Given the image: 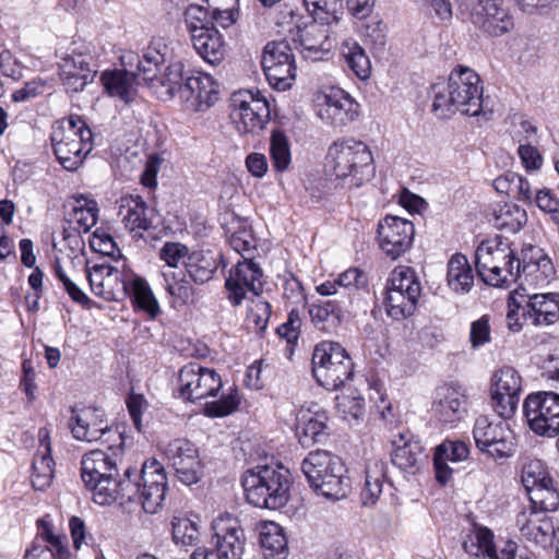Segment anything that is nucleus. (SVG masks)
I'll return each instance as SVG.
<instances>
[{
	"mask_svg": "<svg viewBox=\"0 0 559 559\" xmlns=\"http://www.w3.org/2000/svg\"><path fill=\"white\" fill-rule=\"evenodd\" d=\"M121 453L111 448L108 451L92 450L81 460V478L85 488L92 492V499L99 506L119 503L140 504L146 513L158 512L165 500L167 476L162 463L147 460L140 471L128 467L119 476Z\"/></svg>",
	"mask_w": 559,
	"mask_h": 559,
	"instance_id": "obj_1",
	"label": "nucleus"
},
{
	"mask_svg": "<svg viewBox=\"0 0 559 559\" xmlns=\"http://www.w3.org/2000/svg\"><path fill=\"white\" fill-rule=\"evenodd\" d=\"M432 110L439 118L460 111L476 117L484 111L483 86L479 75L467 67L452 70L447 86H433Z\"/></svg>",
	"mask_w": 559,
	"mask_h": 559,
	"instance_id": "obj_2",
	"label": "nucleus"
},
{
	"mask_svg": "<svg viewBox=\"0 0 559 559\" xmlns=\"http://www.w3.org/2000/svg\"><path fill=\"white\" fill-rule=\"evenodd\" d=\"M325 170L331 179L348 188L362 186L376 174L370 148L354 138L336 140L330 145Z\"/></svg>",
	"mask_w": 559,
	"mask_h": 559,
	"instance_id": "obj_3",
	"label": "nucleus"
},
{
	"mask_svg": "<svg viewBox=\"0 0 559 559\" xmlns=\"http://www.w3.org/2000/svg\"><path fill=\"white\" fill-rule=\"evenodd\" d=\"M290 484L289 471L283 465L257 466L248 469L242 478L248 502L270 510L281 509L287 503Z\"/></svg>",
	"mask_w": 559,
	"mask_h": 559,
	"instance_id": "obj_4",
	"label": "nucleus"
},
{
	"mask_svg": "<svg viewBox=\"0 0 559 559\" xmlns=\"http://www.w3.org/2000/svg\"><path fill=\"white\" fill-rule=\"evenodd\" d=\"M476 271L487 285L508 288L521 277V261L508 241H483L475 252Z\"/></svg>",
	"mask_w": 559,
	"mask_h": 559,
	"instance_id": "obj_5",
	"label": "nucleus"
},
{
	"mask_svg": "<svg viewBox=\"0 0 559 559\" xmlns=\"http://www.w3.org/2000/svg\"><path fill=\"white\" fill-rule=\"evenodd\" d=\"M301 471L310 487L320 496L330 500L346 497L349 480L342 460L324 450L310 452L301 463Z\"/></svg>",
	"mask_w": 559,
	"mask_h": 559,
	"instance_id": "obj_6",
	"label": "nucleus"
},
{
	"mask_svg": "<svg viewBox=\"0 0 559 559\" xmlns=\"http://www.w3.org/2000/svg\"><path fill=\"white\" fill-rule=\"evenodd\" d=\"M312 373L321 386L337 390L354 376V364L341 344L322 342L313 349Z\"/></svg>",
	"mask_w": 559,
	"mask_h": 559,
	"instance_id": "obj_7",
	"label": "nucleus"
},
{
	"mask_svg": "<svg viewBox=\"0 0 559 559\" xmlns=\"http://www.w3.org/2000/svg\"><path fill=\"white\" fill-rule=\"evenodd\" d=\"M212 528L214 548L199 547L190 559H241L246 537L239 520L229 513L221 514L213 521Z\"/></svg>",
	"mask_w": 559,
	"mask_h": 559,
	"instance_id": "obj_8",
	"label": "nucleus"
},
{
	"mask_svg": "<svg viewBox=\"0 0 559 559\" xmlns=\"http://www.w3.org/2000/svg\"><path fill=\"white\" fill-rule=\"evenodd\" d=\"M261 63L265 78L274 90L285 92L293 87L297 68L288 41L267 43L263 49Z\"/></svg>",
	"mask_w": 559,
	"mask_h": 559,
	"instance_id": "obj_9",
	"label": "nucleus"
},
{
	"mask_svg": "<svg viewBox=\"0 0 559 559\" xmlns=\"http://www.w3.org/2000/svg\"><path fill=\"white\" fill-rule=\"evenodd\" d=\"M231 106V118L241 133H258L270 120V104L260 92L239 91L233 95Z\"/></svg>",
	"mask_w": 559,
	"mask_h": 559,
	"instance_id": "obj_10",
	"label": "nucleus"
},
{
	"mask_svg": "<svg viewBox=\"0 0 559 559\" xmlns=\"http://www.w3.org/2000/svg\"><path fill=\"white\" fill-rule=\"evenodd\" d=\"M522 392V378L516 369L504 366L491 377V406L501 419H511Z\"/></svg>",
	"mask_w": 559,
	"mask_h": 559,
	"instance_id": "obj_11",
	"label": "nucleus"
},
{
	"mask_svg": "<svg viewBox=\"0 0 559 559\" xmlns=\"http://www.w3.org/2000/svg\"><path fill=\"white\" fill-rule=\"evenodd\" d=\"M178 384L180 396L193 402L215 396L222 388V379L214 369L190 362L180 369Z\"/></svg>",
	"mask_w": 559,
	"mask_h": 559,
	"instance_id": "obj_12",
	"label": "nucleus"
},
{
	"mask_svg": "<svg viewBox=\"0 0 559 559\" xmlns=\"http://www.w3.org/2000/svg\"><path fill=\"white\" fill-rule=\"evenodd\" d=\"M473 433L477 448L496 460L515 450V436L507 421H476Z\"/></svg>",
	"mask_w": 559,
	"mask_h": 559,
	"instance_id": "obj_13",
	"label": "nucleus"
},
{
	"mask_svg": "<svg viewBox=\"0 0 559 559\" xmlns=\"http://www.w3.org/2000/svg\"><path fill=\"white\" fill-rule=\"evenodd\" d=\"M329 24L314 20L292 33L293 43L305 59L316 62L330 58L336 43L331 37Z\"/></svg>",
	"mask_w": 559,
	"mask_h": 559,
	"instance_id": "obj_14",
	"label": "nucleus"
},
{
	"mask_svg": "<svg viewBox=\"0 0 559 559\" xmlns=\"http://www.w3.org/2000/svg\"><path fill=\"white\" fill-rule=\"evenodd\" d=\"M168 464L185 485L197 484L203 475V464L197 447L187 439H175L164 448Z\"/></svg>",
	"mask_w": 559,
	"mask_h": 559,
	"instance_id": "obj_15",
	"label": "nucleus"
},
{
	"mask_svg": "<svg viewBox=\"0 0 559 559\" xmlns=\"http://www.w3.org/2000/svg\"><path fill=\"white\" fill-rule=\"evenodd\" d=\"M377 233L381 250L396 260L412 248L415 228L408 219L386 215L379 222Z\"/></svg>",
	"mask_w": 559,
	"mask_h": 559,
	"instance_id": "obj_16",
	"label": "nucleus"
},
{
	"mask_svg": "<svg viewBox=\"0 0 559 559\" xmlns=\"http://www.w3.org/2000/svg\"><path fill=\"white\" fill-rule=\"evenodd\" d=\"M263 272L261 267L250 258H243L229 271L225 287L227 289V299L234 307L241 305L247 293L259 297L262 292Z\"/></svg>",
	"mask_w": 559,
	"mask_h": 559,
	"instance_id": "obj_17",
	"label": "nucleus"
},
{
	"mask_svg": "<svg viewBox=\"0 0 559 559\" xmlns=\"http://www.w3.org/2000/svg\"><path fill=\"white\" fill-rule=\"evenodd\" d=\"M469 21L490 36H501L513 27L503 0H477L471 7Z\"/></svg>",
	"mask_w": 559,
	"mask_h": 559,
	"instance_id": "obj_18",
	"label": "nucleus"
},
{
	"mask_svg": "<svg viewBox=\"0 0 559 559\" xmlns=\"http://www.w3.org/2000/svg\"><path fill=\"white\" fill-rule=\"evenodd\" d=\"M521 277L519 278L520 293L526 294L525 285L544 287L554 278L555 266L544 251L535 246H528L522 250Z\"/></svg>",
	"mask_w": 559,
	"mask_h": 559,
	"instance_id": "obj_19",
	"label": "nucleus"
},
{
	"mask_svg": "<svg viewBox=\"0 0 559 559\" xmlns=\"http://www.w3.org/2000/svg\"><path fill=\"white\" fill-rule=\"evenodd\" d=\"M119 215L127 229L133 233V237H143L144 231L155 229L160 217L158 212L148 206L140 195H126L119 202Z\"/></svg>",
	"mask_w": 559,
	"mask_h": 559,
	"instance_id": "obj_20",
	"label": "nucleus"
},
{
	"mask_svg": "<svg viewBox=\"0 0 559 559\" xmlns=\"http://www.w3.org/2000/svg\"><path fill=\"white\" fill-rule=\"evenodd\" d=\"M218 99V85L206 73L193 72L186 79L181 87V100L186 109L191 111H205Z\"/></svg>",
	"mask_w": 559,
	"mask_h": 559,
	"instance_id": "obj_21",
	"label": "nucleus"
},
{
	"mask_svg": "<svg viewBox=\"0 0 559 559\" xmlns=\"http://www.w3.org/2000/svg\"><path fill=\"white\" fill-rule=\"evenodd\" d=\"M86 277L92 292L107 301L120 300L126 297L124 273L107 264L86 266Z\"/></svg>",
	"mask_w": 559,
	"mask_h": 559,
	"instance_id": "obj_22",
	"label": "nucleus"
},
{
	"mask_svg": "<svg viewBox=\"0 0 559 559\" xmlns=\"http://www.w3.org/2000/svg\"><path fill=\"white\" fill-rule=\"evenodd\" d=\"M94 59L86 52H73L61 59L60 76L68 92H80L91 83L97 70Z\"/></svg>",
	"mask_w": 559,
	"mask_h": 559,
	"instance_id": "obj_23",
	"label": "nucleus"
},
{
	"mask_svg": "<svg viewBox=\"0 0 559 559\" xmlns=\"http://www.w3.org/2000/svg\"><path fill=\"white\" fill-rule=\"evenodd\" d=\"M391 461L399 469L414 475L423 466L426 455L420 441L409 430L399 432L392 440Z\"/></svg>",
	"mask_w": 559,
	"mask_h": 559,
	"instance_id": "obj_24",
	"label": "nucleus"
},
{
	"mask_svg": "<svg viewBox=\"0 0 559 559\" xmlns=\"http://www.w3.org/2000/svg\"><path fill=\"white\" fill-rule=\"evenodd\" d=\"M352 304V296L345 294L340 299L319 300L309 306V316L312 324L325 333H334L341 325L348 306Z\"/></svg>",
	"mask_w": 559,
	"mask_h": 559,
	"instance_id": "obj_25",
	"label": "nucleus"
},
{
	"mask_svg": "<svg viewBox=\"0 0 559 559\" xmlns=\"http://www.w3.org/2000/svg\"><path fill=\"white\" fill-rule=\"evenodd\" d=\"M465 389L459 383H445L435 391L431 413L438 417L462 419L468 416Z\"/></svg>",
	"mask_w": 559,
	"mask_h": 559,
	"instance_id": "obj_26",
	"label": "nucleus"
},
{
	"mask_svg": "<svg viewBox=\"0 0 559 559\" xmlns=\"http://www.w3.org/2000/svg\"><path fill=\"white\" fill-rule=\"evenodd\" d=\"M324 99L320 117L334 127L347 126L358 116L359 105L342 90L332 91Z\"/></svg>",
	"mask_w": 559,
	"mask_h": 559,
	"instance_id": "obj_27",
	"label": "nucleus"
},
{
	"mask_svg": "<svg viewBox=\"0 0 559 559\" xmlns=\"http://www.w3.org/2000/svg\"><path fill=\"white\" fill-rule=\"evenodd\" d=\"M524 320L534 325L551 324L559 318V295L526 294L524 301Z\"/></svg>",
	"mask_w": 559,
	"mask_h": 559,
	"instance_id": "obj_28",
	"label": "nucleus"
},
{
	"mask_svg": "<svg viewBox=\"0 0 559 559\" xmlns=\"http://www.w3.org/2000/svg\"><path fill=\"white\" fill-rule=\"evenodd\" d=\"M39 448L32 464L31 481L36 490H43L50 486L55 474V462L51 457L49 432L47 429H39Z\"/></svg>",
	"mask_w": 559,
	"mask_h": 559,
	"instance_id": "obj_29",
	"label": "nucleus"
},
{
	"mask_svg": "<svg viewBox=\"0 0 559 559\" xmlns=\"http://www.w3.org/2000/svg\"><path fill=\"white\" fill-rule=\"evenodd\" d=\"M468 454V447L462 441H445L438 445L433 454L437 481L445 485L452 478V468L449 467L448 462L464 461Z\"/></svg>",
	"mask_w": 559,
	"mask_h": 559,
	"instance_id": "obj_30",
	"label": "nucleus"
},
{
	"mask_svg": "<svg viewBox=\"0 0 559 559\" xmlns=\"http://www.w3.org/2000/svg\"><path fill=\"white\" fill-rule=\"evenodd\" d=\"M100 80L111 97H117L126 104L133 102L138 95V75L133 71H105Z\"/></svg>",
	"mask_w": 559,
	"mask_h": 559,
	"instance_id": "obj_31",
	"label": "nucleus"
},
{
	"mask_svg": "<svg viewBox=\"0 0 559 559\" xmlns=\"http://www.w3.org/2000/svg\"><path fill=\"white\" fill-rule=\"evenodd\" d=\"M126 296H129L133 305L146 312L151 318L159 313L158 302L148 285L141 276L133 272L124 273Z\"/></svg>",
	"mask_w": 559,
	"mask_h": 559,
	"instance_id": "obj_32",
	"label": "nucleus"
},
{
	"mask_svg": "<svg viewBox=\"0 0 559 559\" xmlns=\"http://www.w3.org/2000/svg\"><path fill=\"white\" fill-rule=\"evenodd\" d=\"M489 223L497 229L518 233L527 223L526 211L513 203H497L487 214Z\"/></svg>",
	"mask_w": 559,
	"mask_h": 559,
	"instance_id": "obj_33",
	"label": "nucleus"
},
{
	"mask_svg": "<svg viewBox=\"0 0 559 559\" xmlns=\"http://www.w3.org/2000/svg\"><path fill=\"white\" fill-rule=\"evenodd\" d=\"M523 413L526 419H559V394L537 392L527 395Z\"/></svg>",
	"mask_w": 559,
	"mask_h": 559,
	"instance_id": "obj_34",
	"label": "nucleus"
},
{
	"mask_svg": "<svg viewBox=\"0 0 559 559\" xmlns=\"http://www.w3.org/2000/svg\"><path fill=\"white\" fill-rule=\"evenodd\" d=\"M198 55L211 64L219 63L225 55V44L216 27H210L190 37Z\"/></svg>",
	"mask_w": 559,
	"mask_h": 559,
	"instance_id": "obj_35",
	"label": "nucleus"
},
{
	"mask_svg": "<svg viewBox=\"0 0 559 559\" xmlns=\"http://www.w3.org/2000/svg\"><path fill=\"white\" fill-rule=\"evenodd\" d=\"M70 210V219L75 222L80 233H88L98 219V207L94 200L84 195H72L64 204Z\"/></svg>",
	"mask_w": 559,
	"mask_h": 559,
	"instance_id": "obj_36",
	"label": "nucleus"
},
{
	"mask_svg": "<svg viewBox=\"0 0 559 559\" xmlns=\"http://www.w3.org/2000/svg\"><path fill=\"white\" fill-rule=\"evenodd\" d=\"M385 462L379 457H371L366 466L365 487L360 493L365 507H373L382 493L385 478Z\"/></svg>",
	"mask_w": 559,
	"mask_h": 559,
	"instance_id": "obj_37",
	"label": "nucleus"
},
{
	"mask_svg": "<svg viewBox=\"0 0 559 559\" xmlns=\"http://www.w3.org/2000/svg\"><path fill=\"white\" fill-rule=\"evenodd\" d=\"M447 282L456 294H467L474 285L472 266L464 254L455 253L449 260Z\"/></svg>",
	"mask_w": 559,
	"mask_h": 559,
	"instance_id": "obj_38",
	"label": "nucleus"
},
{
	"mask_svg": "<svg viewBox=\"0 0 559 559\" xmlns=\"http://www.w3.org/2000/svg\"><path fill=\"white\" fill-rule=\"evenodd\" d=\"M282 526L274 522L266 523L260 533V544L265 559H285L288 547Z\"/></svg>",
	"mask_w": 559,
	"mask_h": 559,
	"instance_id": "obj_39",
	"label": "nucleus"
},
{
	"mask_svg": "<svg viewBox=\"0 0 559 559\" xmlns=\"http://www.w3.org/2000/svg\"><path fill=\"white\" fill-rule=\"evenodd\" d=\"M464 550L474 557L486 559H502L493 545V534L486 527H477L463 542Z\"/></svg>",
	"mask_w": 559,
	"mask_h": 559,
	"instance_id": "obj_40",
	"label": "nucleus"
},
{
	"mask_svg": "<svg viewBox=\"0 0 559 559\" xmlns=\"http://www.w3.org/2000/svg\"><path fill=\"white\" fill-rule=\"evenodd\" d=\"M187 273L198 285L207 283L217 270V261L210 252H192L186 262Z\"/></svg>",
	"mask_w": 559,
	"mask_h": 559,
	"instance_id": "obj_41",
	"label": "nucleus"
},
{
	"mask_svg": "<svg viewBox=\"0 0 559 559\" xmlns=\"http://www.w3.org/2000/svg\"><path fill=\"white\" fill-rule=\"evenodd\" d=\"M342 56L347 67L360 80L369 79L371 74V63L364 48L356 41L347 39L342 44Z\"/></svg>",
	"mask_w": 559,
	"mask_h": 559,
	"instance_id": "obj_42",
	"label": "nucleus"
},
{
	"mask_svg": "<svg viewBox=\"0 0 559 559\" xmlns=\"http://www.w3.org/2000/svg\"><path fill=\"white\" fill-rule=\"evenodd\" d=\"M106 421H74L70 425L71 432L76 440L93 442L105 437V442L110 441V437L117 436L121 439L118 430L105 425Z\"/></svg>",
	"mask_w": 559,
	"mask_h": 559,
	"instance_id": "obj_43",
	"label": "nucleus"
},
{
	"mask_svg": "<svg viewBox=\"0 0 559 559\" xmlns=\"http://www.w3.org/2000/svg\"><path fill=\"white\" fill-rule=\"evenodd\" d=\"M420 284L415 271L407 266L396 267L389 278L386 293H404L411 297L420 296Z\"/></svg>",
	"mask_w": 559,
	"mask_h": 559,
	"instance_id": "obj_44",
	"label": "nucleus"
},
{
	"mask_svg": "<svg viewBox=\"0 0 559 559\" xmlns=\"http://www.w3.org/2000/svg\"><path fill=\"white\" fill-rule=\"evenodd\" d=\"M531 502L535 509L543 512H551L559 507V492L551 478L527 490Z\"/></svg>",
	"mask_w": 559,
	"mask_h": 559,
	"instance_id": "obj_45",
	"label": "nucleus"
},
{
	"mask_svg": "<svg viewBox=\"0 0 559 559\" xmlns=\"http://www.w3.org/2000/svg\"><path fill=\"white\" fill-rule=\"evenodd\" d=\"M40 536L45 542H47L50 545V547L43 548L34 546L31 550L26 552L25 559H68L69 552L62 546L61 537L56 536L48 525L44 526Z\"/></svg>",
	"mask_w": 559,
	"mask_h": 559,
	"instance_id": "obj_46",
	"label": "nucleus"
},
{
	"mask_svg": "<svg viewBox=\"0 0 559 559\" xmlns=\"http://www.w3.org/2000/svg\"><path fill=\"white\" fill-rule=\"evenodd\" d=\"M83 128H88V126L76 115H71L66 119L57 121L52 128L51 143L78 142V140H81Z\"/></svg>",
	"mask_w": 559,
	"mask_h": 559,
	"instance_id": "obj_47",
	"label": "nucleus"
},
{
	"mask_svg": "<svg viewBox=\"0 0 559 559\" xmlns=\"http://www.w3.org/2000/svg\"><path fill=\"white\" fill-rule=\"evenodd\" d=\"M191 73H193V71H185L183 63L180 60H176L166 67L164 74L158 78L157 82L166 88V94L169 97H174L175 94H178L181 99V87L186 85V79L188 75H191Z\"/></svg>",
	"mask_w": 559,
	"mask_h": 559,
	"instance_id": "obj_48",
	"label": "nucleus"
},
{
	"mask_svg": "<svg viewBox=\"0 0 559 559\" xmlns=\"http://www.w3.org/2000/svg\"><path fill=\"white\" fill-rule=\"evenodd\" d=\"M173 538L176 544L193 546L200 540L199 524L185 516L175 515L171 521Z\"/></svg>",
	"mask_w": 559,
	"mask_h": 559,
	"instance_id": "obj_49",
	"label": "nucleus"
},
{
	"mask_svg": "<svg viewBox=\"0 0 559 559\" xmlns=\"http://www.w3.org/2000/svg\"><path fill=\"white\" fill-rule=\"evenodd\" d=\"M304 3L313 20L322 23L336 22L343 10V0H304Z\"/></svg>",
	"mask_w": 559,
	"mask_h": 559,
	"instance_id": "obj_50",
	"label": "nucleus"
},
{
	"mask_svg": "<svg viewBox=\"0 0 559 559\" xmlns=\"http://www.w3.org/2000/svg\"><path fill=\"white\" fill-rule=\"evenodd\" d=\"M183 20L190 37L215 27L210 11L199 4H189L183 11Z\"/></svg>",
	"mask_w": 559,
	"mask_h": 559,
	"instance_id": "obj_51",
	"label": "nucleus"
},
{
	"mask_svg": "<svg viewBox=\"0 0 559 559\" xmlns=\"http://www.w3.org/2000/svg\"><path fill=\"white\" fill-rule=\"evenodd\" d=\"M270 154L273 166L276 170L284 171L288 168L292 160L290 145L283 131H272L270 139Z\"/></svg>",
	"mask_w": 559,
	"mask_h": 559,
	"instance_id": "obj_52",
	"label": "nucleus"
},
{
	"mask_svg": "<svg viewBox=\"0 0 559 559\" xmlns=\"http://www.w3.org/2000/svg\"><path fill=\"white\" fill-rule=\"evenodd\" d=\"M419 297H411L404 293H386V313L394 320L411 317L417 306Z\"/></svg>",
	"mask_w": 559,
	"mask_h": 559,
	"instance_id": "obj_53",
	"label": "nucleus"
},
{
	"mask_svg": "<svg viewBox=\"0 0 559 559\" xmlns=\"http://www.w3.org/2000/svg\"><path fill=\"white\" fill-rule=\"evenodd\" d=\"M325 430L324 421H297L295 433L304 448H310L323 442L326 438Z\"/></svg>",
	"mask_w": 559,
	"mask_h": 559,
	"instance_id": "obj_54",
	"label": "nucleus"
},
{
	"mask_svg": "<svg viewBox=\"0 0 559 559\" xmlns=\"http://www.w3.org/2000/svg\"><path fill=\"white\" fill-rule=\"evenodd\" d=\"M241 396L237 389L230 390L217 401L207 402L204 406L205 415L209 417H225L238 409Z\"/></svg>",
	"mask_w": 559,
	"mask_h": 559,
	"instance_id": "obj_55",
	"label": "nucleus"
},
{
	"mask_svg": "<svg viewBox=\"0 0 559 559\" xmlns=\"http://www.w3.org/2000/svg\"><path fill=\"white\" fill-rule=\"evenodd\" d=\"M518 525L520 526L522 536L528 540L543 543L547 538L549 523L547 521L538 520L535 515L527 516L525 513H522L518 518Z\"/></svg>",
	"mask_w": 559,
	"mask_h": 559,
	"instance_id": "obj_56",
	"label": "nucleus"
},
{
	"mask_svg": "<svg viewBox=\"0 0 559 559\" xmlns=\"http://www.w3.org/2000/svg\"><path fill=\"white\" fill-rule=\"evenodd\" d=\"M55 276L62 285L64 292L69 295V297L80 305H87L90 302L88 297L84 294V292L75 283L71 272L66 270L59 261H56L55 267Z\"/></svg>",
	"mask_w": 559,
	"mask_h": 559,
	"instance_id": "obj_57",
	"label": "nucleus"
},
{
	"mask_svg": "<svg viewBox=\"0 0 559 559\" xmlns=\"http://www.w3.org/2000/svg\"><path fill=\"white\" fill-rule=\"evenodd\" d=\"M164 278L166 282V290L171 297L182 304H187L191 299L193 296V288L188 280L183 276H178L175 272H171L170 274L165 273Z\"/></svg>",
	"mask_w": 559,
	"mask_h": 559,
	"instance_id": "obj_58",
	"label": "nucleus"
},
{
	"mask_svg": "<svg viewBox=\"0 0 559 559\" xmlns=\"http://www.w3.org/2000/svg\"><path fill=\"white\" fill-rule=\"evenodd\" d=\"M272 313L271 305L262 299L251 300L247 320L254 325L258 333L262 334L267 328Z\"/></svg>",
	"mask_w": 559,
	"mask_h": 559,
	"instance_id": "obj_59",
	"label": "nucleus"
},
{
	"mask_svg": "<svg viewBox=\"0 0 559 559\" xmlns=\"http://www.w3.org/2000/svg\"><path fill=\"white\" fill-rule=\"evenodd\" d=\"M549 478L540 461H532L523 466L522 483L526 491Z\"/></svg>",
	"mask_w": 559,
	"mask_h": 559,
	"instance_id": "obj_60",
	"label": "nucleus"
},
{
	"mask_svg": "<svg viewBox=\"0 0 559 559\" xmlns=\"http://www.w3.org/2000/svg\"><path fill=\"white\" fill-rule=\"evenodd\" d=\"M52 147L59 163L64 169L70 171L76 170L87 155L76 151H70L63 144H52Z\"/></svg>",
	"mask_w": 559,
	"mask_h": 559,
	"instance_id": "obj_61",
	"label": "nucleus"
},
{
	"mask_svg": "<svg viewBox=\"0 0 559 559\" xmlns=\"http://www.w3.org/2000/svg\"><path fill=\"white\" fill-rule=\"evenodd\" d=\"M490 332V324L487 316H483L478 320L472 322L469 332L472 347L476 349L489 343L491 340Z\"/></svg>",
	"mask_w": 559,
	"mask_h": 559,
	"instance_id": "obj_62",
	"label": "nucleus"
},
{
	"mask_svg": "<svg viewBox=\"0 0 559 559\" xmlns=\"http://www.w3.org/2000/svg\"><path fill=\"white\" fill-rule=\"evenodd\" d=\"M535 202L539 210L550 215L554 223L559 224V199L549 189L537 191Z\"/></svg>",
	"mask_w": 559,
	"mask_h": 559,
	"instance_id": "obj_63",
	"label": "nucleus"
},
{
	"mask_svg": "<svg viewBox=\"0 0 559 559\" xmlns=\"http://www.w3.org/2000/svg\"><path fill=\"white\" fill-rule=\"evenodd\" d=\"M386 25L382 21L372 19L366 24L365 36L374 49L383 50L386 44Z\"/></svg>",
	"mask_w": 559,
	"mask_h": 559,
	"instance_id": "obj_64",
	"label": "nucleus"
}]
</instances>
